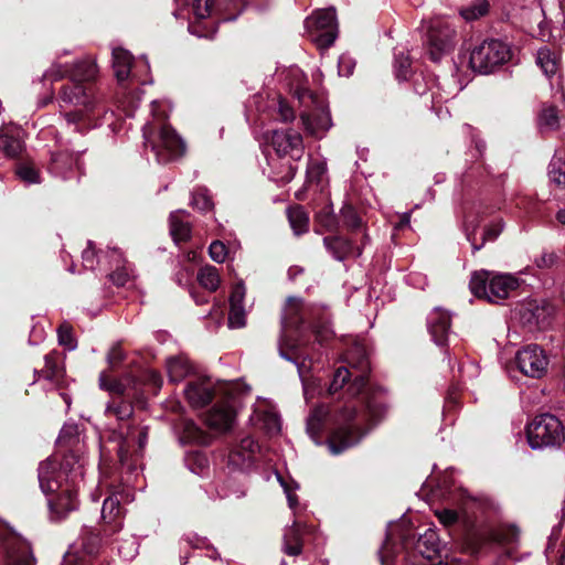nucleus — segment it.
I'll return each mask as SVG.
<instances>
[{"instance_id": "f257e3e1", "label": "nucleus", "mask_w": 565, "mask_h": 565, "mask_svg": "<svg viewBox=\"0 0 565 565\" xmlns=\"http://www.w3.org/2000/svg\"><path fill=\"white\" fill-rule=\"evenodd\" d=\"M97 67L93 60L84 58L73 65L53 63L43 74L44 79L58 81L67 76L70 83L60 93V107L68 125L84 132L98 125L102 114L100 97L93 84Z\"/></svg>"}, {"instance_id": "f03ea898", "label": "nucleus", "mask_w": 565, "mask_h": 565, "mask_svg": "<svg viewBox=\"0 0 565 565\" xmlns=\"http://www.w3.org/2000/svg\"><path fill=\"white\" fill-rule=\"evenodd\" d=\"M363 411L355 405H348L334 416V428L328 439V446L333 455L356 445L370 430L371 425L381 420L387 413L386 392L382 387L365 391Z\"/></svg>"}, {"instance_id": "7ed1b4c3", "label": "nucleus", "mask_w": 565, "mask_h": 565, "mask_svg": "<svg viewBox=\"0 0 565 565\" xmlns=\"http://www.w3.org/2000/svg\"><path fill=\"white\" fill-rule=\"evenodd\" d=\"M83 477L82 465L74 455L64 456L60 463L51 459L40 463V487L51 495L49 507L54 520H62L77 508V491Z\"/></svg>"}, {"instance_id": "20e7f679", "label": "nucleus", "mask_w": 565, "mask_h": 565, "mask_svg": "<svg viewBox=\"0 0 565 565\" xmlns=\"http://www.w3.org/2000/svg\"><path fill=\"white\" fill-rule=\"evenodd\" d=\"M132 414V404L120 396H111L105 408L106 416L118 420V427L109 428L108 438L117 444L118 458L129 469L137 465L148 439L147 427H139L129 422Z\"/></svg>"}, {"instance_id": "39448f33", "label": "nucleus", "mask_w": 565, "mask_h": 565, "mask_svg": "<svg viewBox=\"0 0 565 565\" xmlns=\"http://www.w3.org/2000/svg\"><path fill=\"white\" fill-rule=\"evenodd\" d=\"M305 306L301 299L288 298L281 318V334L278 340L279 355L297 365L299 374L305 360L310 358L308 341L303 334Z\"/></svg>"}, {"instance_id": "423d86ee", "label": "nucleus", "mask_w": 565, "mask_h": 565, "mask_svg": "<svg viewBox=\"0 0 565 565\" xmlns=\"http://www.w3.org/2000/svg\"><path fill=\"white\" fill-rule=\"evenodd\" d=\"M345 361L348 366H340L334 372L329 387L330 394L340 391L351 380L348 390L352 395L361 394L366 386L371 364L365 348L361 344H354L348 351Z\"/></svg>"}, {"instance_id": "0eeeda50", "label": "nucleus", "mask_w": 565, "mask_h": 565, "mask_svg": "<svg viewBox=\"0 0 565 565\" xmlns=\"http://www.w3.org/2000/svg\"><path fill=\"white\" fill-rule=\"evenodd\" d=\"M519 287L516 277L510 274H495L480 270L472 274L469 288L471 292L489 302L498 303L509 297Z\"/></svg>"}, {"instance_id": "6e6552de", "label": "nucleus", "mask_w": 565, "mask_h": 565, "mask_svg": "<svg viewBox=\"0 0 565 565\" xmlns=\"http://www.w3.org/2000/svg\"><path fill=\"white\" fill-rule=\"evenodd\" d=\"M424 44L428 57L435 63L440 62L457 44L456 26L444 18L430 19L427 22Z\"/></svg>"}, {"instance_id": "1a4fd4ad", "label": "nucleus", "mask_w": 565, "mask_h": 565, "mask_svg": "<svg viewBox=\"0 0 565 565\" xmlns=\"http://www.w3.org/2000/svg\"><path fill=\"white\" fill-rule=\"evenodd\" d=\"M526 438L534 450L556 448L565 440V427L555 415L541 414L527 425Z\"/></svg>"}, {"instance_id": "9d476101", "label": "nucleus", "mask_w": 565, "mask_h": 565, "mask_svg": "<svg viewBox=\"0 0 565 565\" xmlns=\"http://www.w3.org/2000/svg\"><path fill=\"white\" fill-rule=\"evenodd\" d=\"M511 57L510 46L501 40H486L470 53L469 64L475 72L490 74Z\"/></svg>"}, {"instance_id": "9b49d317", "label": "nucleus", "mask_w": 565, "mask_h": 565, "mask_svg": "<svg viewBox=\"0 0 565 565\" xmlns=\"http://www.w3.org/2000/svg\"><path fill=\"white\" fill-rule=\"evenodd\" d=\"M145 146L150 147L159 163H167L181 157L185 151L183 140L169 125H162L153 135L143 129Z\"/></svg>"}, {"instance_id": "f8f14e48", "label": "nucleus", "mask_w": 565, "mask_h": 565, "mask_svg": "<svg viewBox=\"0 0 565 565\" xmlns=\"http://www.w3.org/2000/svg\"><path fill=\"white\" fill-rule=\"evenodd\" d=\"M305 28L310 40L320 49L330 47L338 35L334 8L315 11L305 20Z\"/></svg>"}, {"instance_id": "ddd939ff", "label": "nucleus", "mask_w": 565, "mask_h": 565, "mask_svg": "<svg viewBox=\"0 0 565 565\" xmlns=\"http://www.w3.org/2000/svg\"><path fill=\"white\" fill-rule=\"evenodd\" d=\"M515 363L525 376L542 379L547 372L548 358L537 344H529L516 352Z\"/></svg>"}, {"instance_id": "4468645a", "label": "nucleus", "mask_w": 565, "mask_h": 565, "mask_svg": "<svg viewBox=\"0 0 565 565\" xmlns=\"http://www.w3.org/2000/svg\"><path fill=\"white\" fill-rule=\"evenodd\" d=\"M403 548L406 551L407 557H415L420 555L424 559L435 562L439 561L441 544L437 533L428 529L424 534H420L416 541L409 537L403 539Z\"/></svg>"}, {"instance_id": "2eb2a0df", "label": "nucleus", "mask_w": 565, "mask_h": 565, "mask_svg": "<svg viewBox=\"0 0 565 565\" xmlns=\"http://www.w3.org/2000/svg\"><path fill=\"white\" fill-rule=\"evenodd\" d=\"M4 565H34L30 544L20 535L7 532L1 536Z\"/></svg>"}, {"instance_id": "dca6fc26", "label": "nucleus", "mask_w": 565, "mask_h": 565, "mask_svg": "<svg viewBox=\"0 0 565 565\" xmlns=\"http://www.w3.org/2000/svg\"><path fill=\"white\" fill-rule=\"evenodd\" d=\"M270 143L281 160L289 157L292 161H299L305 152L302 137L294 129L273 131Z\"/></svg>"}, {"instance_id": "f3484780", "label": "nucleus", "mask_w": 565, "mask_h": 565, "mask_svg": "<svg viewBox=\"0 0 565 565\" xmlns=\"http://www.w3.org/2000/svg\"><path fill=\"white\" fill-rule=\"evenodd\" d=\"M75 169L81 170L79 151L57 149L51 152L47 170L52 175L66 180L73 177Z\"/></svg>"}, {"instance_id": "a211bd4d", "label": "nucleus", "mask_w": 565, "mask_h": 565, "mask_svg": "<svg viewBox=\"0 0 565 565\" xmlns=\"http://www.w3.org/2000/svg\"><path fill=\"white\" fill-rule=\"evenodd\" d=\"M124 515V508L120 505V500L117 494H111L104 500L102 520L107 535L115 534L121 530Z\"/></svg>"}, {"instance_id": "6ab92c4d", "label": "nucleus", "mask_w": 565, "mask_h": 565, "mask_svg": "<svg viewBox=\"0 0 565 565\" xmlns=\"http://www.w3.org/2000/svg\"><path fill=\"white\" fill-rule=\"evenodd\" d=\"M323 245L332 257L339 262L350 257H359L362 254L361 246H355L351 239L340 235L324 237Z\"/></svg>"}, {"instance_id": "aec40b11", "label": "nucleus", "mask_w": 565, "mask_h": 565, "mask_svg": "<svg viewBox=\"0 0 565 565\" xmlns=\"http://www.w3.org/2000/svg\"><path fill=\"white\" fill-rule=\"evenodd\" d=\"M427 324L434 342L445 345L451 326L449 312L440 308L434 309L428 316Z\"/></svg>"}, {"instance_id": "412c9836", "label": "nucleus", "mask_w": 565, "mask_h": 565, "mask_svg": "<svg viewBox=\"0 0 565 565\" xmlns=\"http://www.w3.org/2000/svg\"><path fill=\"white\" fill-rule=\"evenodd\" d=\"M188 402L193 407L207 405L214 395L213 383L210 379H199L188 383L184 390Z\"/></svg>"}, {"instance_id": "4be33fe9", "label": "nucleus", "mask_w": 565, "mask_h": 565, "mask_svg": "<svg viewBox=\"0 0 565 565\" xmlns=\"http://www.w3.org/2000/svg\"><path fill=\"white\" fill-rule=\"evenodd\" d=\"M235 422V412L228 404H217L205 415L206 425L216 431H226Z\"/></svg>"}, {"instance_id": "5701e85b", "label": "nucleus", "mask_w": 565, "mask_h": 565, "mask_svg": "<svg viewBox=\"0 0 565 565\" xmlns=\"http://www.w3.org/2000/svg\"><path fill=\"white\" fill-rule=\"evenodd\" d=\"M300 119L305 130L317 138H321L332 125L330 114L326 109L303 113Z\"/></svg>"}, {"instance_id": "b1692460", "label": "nucleus", "mask_w": 565, "mask_h": 565, "mask_svg": "<svg viewBox=\"0 0 565 565\" xmlns=\"http://www.w3.org/2000/svg\"><path fill=\"white\" fill-rule=\"evenodd\" d=\"M259 450L258 443L250 436L243 437L238 445L232 450L230 460L234 465L247 468L253 463L254 456Z\"/></svg>"}, {"instance_id": "393cba45", "label": "nucleus", "mask_w": 565, "mask_h": 565, "mask_svg": "<svg viewBox=\"0 0 565 565\" xmlns=\"http://www.w3.org/2000/svg\"><path fill=\"white\" fill-rule=\"evenodd\" d=\"M302 526L294 521L291 526L285 529L282 536V552L289 556H298L302 552Z\"/></svg>"}, {"instance_id": "a878e982", "label": "nucleus", "mask_w": 565, "mask_h": 565, "mask_svg": "<svg viewBox=\"0 0 565 565\" xmlns=\"http://www.w3.org/2000/svg\"><path fill=\"white\" fill-rule=\"evenodd\" d=\"M131 64L132 56L128 51L121 47L113 49V68L118 83L122 84L129 78Z\"/></svg>"}, {"instance_id": "bb28decb", "label": "nucleus", "mask_w": 565, "mask_h": 565, "mask_svg": "<svg viewBox=\"0 0 565 565\" xmlns=\"http://www.w3.org/2000/svg\"><path fill=\"white\" fill-rule=\"evenodd\" d=\"M328 416L329 408L324 405H319L311 411L307 418V433L316 443H319Z\"/></svg>"}, {"instance_id": "cd10ccee", "label": "nucleus", "mask_w": 565, "mask_h": 565, "mask_svg": "<svg viewBox=\"0 0 565 565\" xmlns=\"http://www.w3.org/2000/svg\"><path fill=\"white\" fill-rule=\"evenodd\" d=\"M186 216L188 213L181 210L170 214V233L177 243L185 242L190 238L191 227L185 220Z\"/></svg>"}, {"instance_id": "c85d7f7f", "label": "nucleus", "mask_w": 565, "mask_h": 565, "mask_svg": "<svg viewBox=\"0 0 565 565\" xmlns=\"http://www.w3.org/2000/svg\"><path fill=\"white\" fill-rule=\"evenodd\" d=\"M64 370L60 365L58 356L55 352L45 355V365L39 373V379L44 377L45 380L60 383L63 379Z\"/></svg>"}, {"instance_id": "c756f323", "label": "nucleus", "mask_w": 565, "mask_h": 565, "mask_svg": "<svg viewBox=\"0 0 565 565\" xmlns=\"http://www.w3.org/2000/svg\"><path fill=\"white\" fill-rule=\"evenodd\" d=\"M289 224L296 235H301L309 230V216L300 205L291 206L287 210Z\"/></svg>"}, {"instance_id": "7c9ffc66", "label": "nucleus", "mask_w": 565, "mask_h": 565, "mask_svg": "<svg viewBox=\"0 0 565 565\" xmlns=\"http://www.w3.org/2000/svg\"><path fill=\"white\" fill-rule=\"evenodd\" d=\"M122 263H124V257H122L121 252L118 249H115V248L111 249L109 260H108L109 266L108 267L105 266L104 269L108 270L113 267V265L116 266V270L113 271L111 274H109V277H110L111 281L117 286H124L129 279V274L127 273V270L125 268H120Z\"/></svg>"}, {"instance_id": "2f4dec72", "label": "nucleus", "mask_w": 565, "mask_h": 565, "mask_svg": "<svg viewBox=\"0 0 565 565\" xmlns=\"http://www.w3.org/2000/svg\"><path fill=\"white\" fill-rule=\"evenodd\" d=\"M0 150L9 157H15L22 151V141L20 132L17 130L14 134L9 129L0 131Z\"/></svg>"}, {"instance_id": "473e14b6", "label": "nucleus", "mask_w": 565, "mask_h": 565, "mask_svg": "<svg viewBox=\"0 0 565 565\" xmlns=\"http://www.w3.org/2000/svg\"><path fill=\"white\" fill-rule=\"evenodd\" d=\"M167 370L171 382H180L190 373L191 365L184 356H171L167 360Z\"/></svg>"}, {"instance_id": "72a5a7b5", "label": "nucleus", "mask_w": 565, "mask_h": 565, "mask_svg": "<svg viewBox=\"0 0 565 565\" xmlns=\"http://www.w3.org/2000/svg\"><path fill=\"white\" fill-rule=\"evenodd\" d=\"M536 64L547 77H551L557 72V55L546 46L541 47L536 53Z\"/></svg>"}, {"instance_id": "f704fd0d", "label": "nucleus", "mask_w": 565, "mask_h": 565, "mask_svg": "<svg viewBox=\"0 0 565 565\" xmlns=\"http://www.w3.org/2000/svg\"><path fill=\"white\" fill-rule=\"evenodd\" d=\"M199 284L209 291H215L221 282L217 268L214 266H204L198 273Z\"/></svg>"}, {"instance_id": "c9c22d12", "label": "nucleus", "mask_w": 565, "mask_h": 565, "mask_svg": "<svg viewBox=\"0 0 565 565\" xmlns=\"http://www.w3.org/2000/svg\"><path fill=\"white\" fill-rule=\"evenodd\" d=\"M503 230V222L502 220H498L495 222H492L491 224L487 225L483 231V237L481 244H476L472 237L471 233L467 234V238L469 242H471L472 245V252L476 253L477 250L481 249L483 244L489 241L493 242L498 238V236L501 234Z\"/></svg>"}, {"instance_id": "e433bc0d", "label": "nucleus", "mask_w": 565, "mask_h": 565, "mask_svg": "<svg viewBox=\"0 0 565 565\" xmlns=\"http://www.w3.org/2000/svg\"><path fill=\"white\" fill-rule=\"evenodd\" d=\"M296 161L290 160H281L279 167H275L274 180L280 183H289L296 175L298 171V166L295 163Z\"/></svg>"}, {"instance_id": "4c0bfd02", "label": "nucleus", "mask_w": 565, "mask_h": 565, "mask_svg": "<svg viewBox=\"0 0 565 565\" xmlns=\"http://www.w3.org/2000/svg\"><path fill=\"white\" fill-rule=\"evenodd\" d=\"M81 541L84 552L88 555L97 553L102 542L99 534L90 527H85L82 531Z\"/></svg>"}, {"instance_id": "58836bf2", "label": "nucleus", "mask_w": 565, "mask_h": 565, "mask_svg": "<svg viewBox=\"0 0 565 565\" xmlns=\"http://www.w3.org/2000/svg\"><path fill=\"white\" fill-rule=\"evenodd\" d=\"M341 217L342 223L345 228H348L350 232L354 233L362 228V218L355 211V209L351 205H344L341 209Z\"/></svg>"}, {"instance_id": "ea45409f", "label": "nucleus", "mask_w": 565, "mask_h": 565, "mask_svg": "<svg viewBox=\"0 0 565 565\" xmlns=\"http://www.w3.org/2000/svg\"><path fill=\"white\" fill-rule=\"evenodd\" d=\"M489 11V3L487 0H476L470 6L460 10L461 17L467 21L477 20L486 15Z\"/></svg>"}, {"instance_id": "a19ab883", "label": "nucleus", "mask_w": 565, "mask_h": 565, "mask_svg": "<svg viewBox=\"0 0 565 565\" xmlns=\"http://www.w3.org/2000/svg\"><path fill=\"white\" fill-rule=\"evenodd\" d=\"M558 126L557 108L547 106L542 109L539 116V127L541 130H554Z\"/></svg>"}, {"instance_id": "79ce46f5", "label": "nucleus", "mask_w": 565, "mask_h": 565, "mask_svg": "<svg viewBox=\"0 0 565 565\" xmlns=\"http://www.w3.org/2000/svg\"><path fill=\"white\" fill-rule=\"evenodd\" d=\"M109 255L97 257L95 247L92 241L87 242V247L82 253L83 266L86 269H95L96 265H103L106 260L108 262Z\"/></svg>"}, {"instance_id": "37998d69", "label": "nucleus", "mask_w": 565, "mask_h": 565, "mask_svg": "<svg viewBox=\"0 0 565 565\" xmlns=\"http://www.w3.org/2000/svg\"><path fill=\"white\" fill-rule=\"evenodd\" d=\"M411 58L404 52L395 53L394 70L399 81H407L412 74Z\"/></svg>"}, {"instance_id": "c03bdc74", "label": "nucleus", "mask_w": 565, "mask_h": 565, "mask_svg": "<svg viewBox=\"0 0 565 565\" xmlns=\"http://www.w3.org/2000/svg\"><path fill=\"white\" fill-rule=\"evenodd\" d=\"M17 175L25 183H40V172L32 163H20L15 170Z\"/></svg>"}, {"instance_id": "a18cd8bd", "label": "nucleus", "mask_w": 565, "mask_h": 565, "mask_svg": "<svg viewBox=\"0 0 565 565\" xmlns=\"http://www.w3.org/2000/svg\"><path fill=\"white\" fill-rule=\"evenodd\" d=\"M205 439L206 437L204 433L200 429V427L196 426L195 423L191 420L184 422L182 440L186 443L203 444L205 443Z\"/></svg>"}, {"instance_id": "49530a36", "label": "nucleus", "mask_w": 565, "mask_h": 565, "mask_svg": "<svg viewBox=\"0 0 565 565\" xmlns=\"http://www.w3.org/2000/svg\"><path fill=\"white\" fill-rule=\"evenodd\" d=\"M191 204L203 212L210 211L213 207L212 199L205 188H199L193 192Z\"/></svg>"}, {"instance_id": "de8ad7c7", "label": "nucleus", "mask_w": 565, "mask_h": 565, "mask_svg": "<svg viewBox=\"0 0 565 565\" xmlns=\"http://www.w3.org/2000/svg\"><path fill=\"white\" fill-rule=\"evenodd\" d=\"M548 178L557 185H565V163L561 160H553L548 166Z\"/></svg>"}, {"instance_id": "09e8293b", "label": "nucleus", "mask_w": 565, "mask_h": 565, "mask_svg": "<svg viewBox=\"0 0 565 565\" xmlns=\"http://www.w3.org/2000/svg\"><path fill=\"white\" fill-rule=\"evenodd\" d=\"M245 324V312L243 306L230 307L228 327L241 328Z\"/></svg>"}, {"instance_id": "8fccbe9b", "label": "nucleus", "mask_w": 565, "mask_h": 565, "mask_svg": "<svg viewBox=\"0 0 565 565\" xmlns=\"http://www.w3.org/2000/svg\"><path fill=\"white\" fill-rule=\"evenodd\" d=\"M58 342L61 345L66 347L70 350H73L76 348V342L72 334V329L67 324H62L58 330Z\"/></svg>"}, {"instance_id": "3c124183", "label": "nucleus", "mask_w": 565, "mask_h": 565, "mask_svg": "<svg viewBox=\"0 0 565 565\" xmlns=\"http://www.w3.org/2000/svg\"><path fill=\"white\" fill-rule=\"evenodd\" d=\"M436 516L438 518L439 522L445 526H451L456 524L460 519V514L452 509L438 510L436 511Z\"/></svg>"}, {"instance_id": "603ef678", "label": "nucleus", "mask_w": 565, "mask_h": 565, "mask_svg": "<svg viewBox=\"0 0 565 565\" xmlns=\"http://www.w3.org/2000/svg\"><path fill=\"white\" fill-rule=\"evenodd\" d=\"M209 253L211 258L216 263H223L227 257V248L221 241L211 243Z\"/></svg>"}, {"instance_id": "864d4df0", "label": "nucleus", "mask_w": 565, "mask_h": 565, "mask_svg": "<svg viewBox=\"0 0 565 565\" xmlns=\"http://www.w3.org/2000/svg\"><path fill=\"white\" fill-rule=\"evenodd\" d=\"M311 332L319 344H322L332 338V331L327 324L313 326L311 327Z\"/></svg>"}, {"instance_id": "5fc2aeb1", "label": "nucleus", "mask_w": 565, "mask_h": 565, "mask_svg": "<svg viewBox=\"0 0 565 565\" xmlns=\"http://www.w3.org/2000/svg\"><path fill=\"white\" fill-rule=\"evenodd\" d=\"M212 0H196L193 10L198 19H205L210 15Z\"/></svg>"}, {"instance_id": "6e6d98bb", "label": "nucleus", "mask_w": 565, "mask_h": 565, "mask_svg": "<svg viewBox=\"0 0 565 565\" xmlns=\"http://www.w3.org/2000/svg\"><path fill=\"white\" fill-rule=\"evenodd\" d=\"M99 381H100V386L103 388H106L109 392H111L114 394V396L122 397V395L125 393V385L122 383H120L118 381H114V382L107 384L104 374L100 375Z\"/></svg>"}, {"instance_id": "4d7b16f0", "label": "nucleus", "mask_w": 565, "mask_h": 565, "mask_svg": "<svg viewBox=\"0 0 565 565\" xmlns=\"http://www.w3.org/2000/svg\"><path fill=\"white\" fill-rule=\"evenodd\" d=\"M557 262V255L555 253H543L535 259V265L539 268H551Z\"/></svg>"}, {"instance_id": "13d9d810", "label": "nucleus", "mask_w": 565, "mask_h": 565, "mask_svg": "<svg viewBox=\"0 0 565 565\" xmlns=\"http://www.w3.org/2000/svg\"><path fill=\"white\" fill-rule=\"evenodd\" d=\"M244 296H245V288H244L243 284H237L231 294L230 307L243 306Z\"/></svg>"}, {"instance_id": "bf43d9fd", "label": "nucleus", "mask_w": 565, "mask_h": 565, "mask_svg": "<svg viewBox=\"0 0 565 565\" xmlns=\"http://www.w3.org/2000/svg\"><path fill=\"white\" fill-rule=\"evenodd\" d=\"M326 171V164L320 161H310L307 168V173L309 178H315L317 180L320 179V177Z\"/></svg>"}, {"instance_id": "052dcab7", "label": "nucleus", "mask_w": 565, "mask_h": 565, "mask_svg": "<svg viewBox=\"0 0 565 565\" xmlns=\"http://www.w3.org/2000/svg\"><path fill=\"white\" fill-rule=\"evenodd\" d=\"M319 223L324 226L328 231H334L337 228L335 216L329 212H321L318 214Z\"/></svg>"}, {"instance_id": "680f3d73", "label": "nucleus", "mask_w": 565, "mask_h": 565, "mask_svg": "<svg viewBox=\"0 0 565 565\" xmlns=\"http://www.w3.org/2000/svg\"><path fill=\"white\" fill-rule=\"evenodd\" d=\"M77 435V426L76 425H65L61 429L58 441L60 443H70L72 438Z\"/></svg>"}, {"instance_id": "e2e57ef3", "label": "nucleus", "mask_w": 565, "mask_h": 565, "mask_svg": "<svg viewBox=\"0 0 565 565\" xmlns=\"http://www.w3.org/2000/svg\"><path fill=\"white\" fill-rule=\"evenodd\" d=\"M107 360L111 366L119 364L124 360V352L119 345H115L110 349Z\"/></svg>"}, {"instance_id": "0e129e2a", "label": "nucleus", "mask_w": 565, "mask_h": 565, "mask_svg": "<svg viewBox=\"0 0 565 565\" xmlns=\"http://www.w3.org/2000/svg\"><path fill=\"white\" fill-rule=\"evenodd\" d=\"M265 425L269 433H277L280 429V422L277 415L275 414H266L265 415Z\"/></svg>"}, {"instance_id": "69168bd1", "label": "nucleus", "mask_w": 565, "mask_h": 565, "mask_svg": "<svg viewBox=\"0 0 565 565\" xmlns=\"http://www.w3.org/2000/svg\"><path fill=\"white\" fill-rule=\"evenodd\" d=\"M520 531L516 526H508L502 533V541L505 543H515L519 540Z\"/></svg>"}, {"instance_id": "338daca9", "label": "nucleus", "mask_w": 565, "mask_h": 565, "mask_svg": "<svg viewBox=\"0 0 565 565\" xmlns=\"http://www.w3.org/2000/svg\"><path fill=\"white\" fill-rule=\"evenodd\" d=\"M353 65L351 60L345 56H341L339 60V74L342 76H349L352 74Z\"/></svg>"}, {"instance_id": "774afa93", "label": "nucleus", "mask_w": 565, "mask_h": 565, "mask_svg": "<svg viewBox=\"0 0 565 565\" xmlns=\"http://www.w3.org/2000/svg\"><path fill=\"white\" fill-rule=\"evenodd\" d=\"M279 115L281 120L286 122L295 118L292 108L282 102L279 103Z\"/></svg>"}]
</instances>
